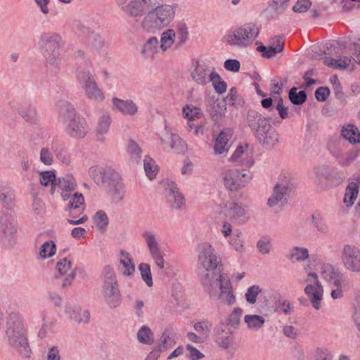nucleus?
I'll return each mask as SVG.
<instances>
[{
	"label": "nucleus",
	"instance_id": "nucleus-1",
	"mask_svg": "<svg viewBox=\"0 0 360 360\" xmlns=\"http://www.w3.org/2000/svg\"><path fill=\"white\" fill-rule=\"evenodd\" d=\"M198 269L202 272L199 275L201 284L210 297L217 295L218 277L215 271L221 266V258L217 254L213 246L208 243H202L197 246Z\"/></svg>",
	"mask_w": 360,
	"mask_h": 360
},
{
	"label": "nucleus",
	"instance_id": "nucleus-2",
	"mask_svg": "<svg viewBox=\"0 0 360 360\" xmlns=\"http://www.w3.org/2000/svg\"><path fill=\"white\" fill-rule=\"evenodd\" d=\"M148 11L141 21V27L143 31L155 34L167 27L174 19L177 8L176 4H160Z\"/></svg>",
	"mask_w": 360,
	"mask_h": 360
},
{
	"label": "nucleus",
	"instance_id": "nucleus-3",
	"mask_svg": "<svg viewBox=\"0 0 360 360\" xmlns=\"http://www.w3.org/2000/svg\"><path fill=\"white\" fill-rule=\"evenodd\" d=\"M57 106L66 133L74 139H84L89 131L85 118L77 115L74 106L67 101H59Z\"/></svg>",
	"mask_w": 360,
	"mask_h": 360
},
{
	"label": "nucleus",
	"instance_id": "nucleus-4",
	"mask_svg": "<svg viewBox=\"0 0 360 360\" xmlns=\"http://www.w3.org/2000/svg\"><path fill=\"white\" fill-rule=\"evenodd\" d=\"M6 334L9 345L13 347L22 358L30 357L31 349L26 337L21 316L16 312L9 314L7 321Z\"/></svg>",
	"mask_w": 360,
	"mask_h": 360
},
{
	"label": "nucleus",
	"instance_id": "nucleus-5",
	"mask_svg": "<svg viewBox=\"0 0 360 360\" xmlns=\"http://www.w3.org/2000/svg\"><path fill=\"white\" fill-rule=\"evenodd\" d=\"M40 53L47 63L57 67L61 63L62 37L56 32H44L37 43Z\"/></svg>",
	"mask_w": 360,
	"mask_h": 360
},
{
	"label": "nucleus",
	"instance_id": "nucleus-6",
	"mask_svg": "<svg viewBox=\"0 0 360 360\" xmlns=\"http://www.w3.org/2000/svg\"><path fill=\"white\" fill-rule=\"evenodd\" d=\"M102 292L105 303L111 308L118 307L121 303V293L117 277L113 269L105 265L102 271Z\"/></svg>",
	"mask_w": 360,
	"mask_h": 360
},
{
	"label": "nucleus",
	"instance_id": "nucleus-7",
	"mask_svg": "<svg viewBox=\"0 0 360 360\" xmlns=\"http://www.w3.org/2000/svg\"><path fill=\"white\" fill-rule=\"evenodd\" d=\"M89 65V61H85V68L78 67L77 68L76 75L77 81L89 99L97 102H102L105 98L104 94L96 83L94 75L88 69Z\"/></svg>",
	"mask_w": 360,
	"mask_h": 360
},
{
	"label": "nucleus",
	"instance_id": "nucleus-8",
	"mask_svg": "<svg viewBox=\"0 0 360 360\" xmlns=\"http://www.w3.org/2000/svg\"><path fill=\"white\" fill-rule=\"evenodd\" d=\"M312 179L318 186L327 188L334 183L343 181L345 176L338 169L323 165L314 167Z\"/></svg>",
	"mask_w": 360,
	"mask_h": 360
},
{
	"label": "nucleus",
	"instance_id": "nucleus-9",
	"mask_svg": "<svg viewBox=\"0 0 360 360\" xmlns=\"http://www.w3.org/2000/svg\"><path fill=\"white\" fill-rule=\"evenodd\" d=\"M149 254L154 264L158 269H164L165 267V253L161 245V238L154 231H145L142 233Z\"/></svg>",
	"mask_w": 360,
	"mask_h": 360
},
{
	"label": "nucleus",
	"instance_id": "nucleus-10",
	"mask_svg": "<svg viewBox=\"0 0 360 360\" xmlns=\"http://www.w3.org/2000/svg\"><path fill=\"white\" fill-rule=\"evenodd\" d=\"M294 189V185L289 176L280 175L278 182L274 187L273 193L268 200L270 207L287 202L290 193Z\"/></svg>",
	"mask_w": 360,
	"mask_h": 360
},
{
	"label": "nucleus",
	"instance_id": "nucleus-11",
	"mask_svg": "<svg viewBox=\"0 0 360 360\" xmlns=\"http://www.w3.org/2000/svg\"><path fill=\"white\" fill-rule=\"evenodd\" d=\"M223 179L227 189L236 191L244 187L252 179V175L250 172L245 170L228 169L223 173Z\"/></svg>",
	"mask_w": 360,
	"mask_h": 360
},
{
	"label": "nucleus",
	"instance_id": "nucleus-12",
	"mask_svg": "<svg viewBox=\"0 0 360 360\" xmlns=\"http://www.w3.org/2000/svg\"><path fill=\"white\" fill-rule=\"evenodd\" d=\"M307 283L304 288V292L308 296L312 307L319 310L321 307V301L323 300V289L318 279L317 274L310 272L304 281Z\"/></svg>",
	"mask_w": 360,
	"mask_h": 360
},
{
	"label": "nucleus",
	"instance_id": "nucleus-13",
	"mask_svg": "<svg viewBox=\"0 0 360 360\" xmlns=\"http://www.w3.org/2000/svg\"><path fill=\"white\" fill-rule=\"evenodd\" d=\"M11 108L17 111L18 115L27 123L38 124L40 118L37 110L31 102L26 99L14 100L9 103Z\"/></svg>",
	"mask_w": 360,
	"mask_h": 360
},
{
	"label": "nucleus",
	"instance_id": "nucleus-14",
	"mask_svg": "<svg viewBox=\"0 0 360 360\" xmlns=\"http://www.w3.org/2000/svg\"><path fill=\"white\" fill-rule=\"evenodd\" d=\"M343 266L349 272L360 273V248L353 245H345L341 251Z\"/></svg>",
	"mask_w": 360,
	"mask_h": 360
},
{
	"label": "nucleus",
	"instance_id": "nucleus-15",
	"mask_svg": "<svg viewBox=\"0 0 360 360\" xmlns=\"http://www.w3.org/2000/svg\"><path fill=\"white\" fill-rule=\"evenodd\" d=\"M89 175L98 186H110L115 184L118 179V174L110 168L92 166L89 169Z\"/></svg>",
	"mask_w": 360,
	"mask_h": 360
},
{
	"label": "nucleus",
	"instance_id": "nucleus-16",
	"mask_svg": "<svg viewBox=\"0 0 360 360\" xmlns=\"http://www.w3.org/2000/svg\"><path fill=\"white\" fill-rule=\"evenodd\" d=\"M167 203L172 209L180 210L184 205L185 199L179 192L176 183L169 179L161 182Z\"/></svg>",
	"mask_w": 360,
	"mask_h": 360
},
{
	"label": "nucleus",
	"instance_id": "nucleus-17",
	"mask_svg": "<svg viewBox=\"0 0 360 360\" xmlns=\"http://www.w3.org/2000/svg\"><path fill=\"white\" fill-rule=\"evenodd\" d=\"M192 79L199 85L205 86L210 82L214 69L210 67L204 62L195 61L191 70Z\"/></svg>",
	"mask_w": 360,
	"mask_h": 360
},
{
	"label": "nucleus",
	"instance_id": "nucleus-18",
	"mask_svg": "<svg viewBox=\"0 0 360 360\" xmlns=\"http://www.w3.org/2000/svg\"><path fill=\"white\" fill-rule=\"evenodd\" d=\"M217 286L219 285L220 292L218 298L228 306H232L236 301L233 292V288L229 276L225 274H220L217 278Z\"/></svg>",
	"mask_w": 360,
	"mask_h": 360
},
{
	"label": "nucleus",
	"instance_id": "nucleus-19",
	"mask_svg": "<svg viewBox=\"0 0 360 360\" xmlns=\"http://www.w3.org/2000/svg\"><path fill=\"white\" fill-rule=\"evenodd\" d=\"M56 277L63 279L61 287L65 288L72 284L76 276L75 270L72 267L71 262L66 257L59 259L56 266Z\"/></svg>",
	"mask_w": 360,
	"mask_h": 360
},
{
	"label": "nucleus",
	"instance_id": "nucleus-20",
	"mask_svg": "<svg viewBox=\"0 0 360 360\" xmlns=\"http://www.w3.org/2000/svg\"><path fill=\"white\" fill-rule=\"evenodd\" d=\"M164 149L169 148L175 153H184L187 150V144L178 134L166 131L160 139Z\"/></svg>",
	"mask_w": 360,
	"mask_h": 360
},
{
	"label": "nucleus",
	"instance_id": "nucleus-21",
	"mask_svg": "<svg viewBox=\"0 0 360 360\" xmlns=\"http://www.w3.org/2000/svg\"><path fill=\"white\" fill-rule=\"evenodd\" d=\"M247 124L252 131L255 136L265 128L269 129L270 122L260 112L250 110L247 115Z\"/></svg>",
	"mask_w": 360,
	"mask_h": 360
},
{
	"label": "nucleus",
	"instance_id": "nucleus-22",
	"mask_svg": "<svg viewBox=\"0 0 360 360\" xmlns=\"http://www.w3.org/2000/svg\"><path fill=\"white\" fill-rule=\"evenodd\" d=\"M331 153L342 166L349 165L359 155V152L356 150L345 151L342 141H338L335 148Z\"/></svg>",
	"mask_w": 360,
	"mask_h": 360
},
{
	"label": "nucleus",
	"instance_id": "nucleus-23",
	"mask_svg": "<svg viewBox=\"0 0 360 360\" xmlns=\"http://www.w3.org/2000/svg\"><path fill=\"white\" fill-rule=\"evenodd\" d=\"M65 313L69 319L78 323H86L89 321L90 314L87 310H82L79 307L72 302L65 304Z\"/></svg>",
	"mask_w": 360,
	"mask_h": 360
},
{
	"label": "nucleus",
	"instance_id": "nucleus-24",
	"mask_svg": "<svg viewBox=\"0 0 360 360\" xmlns=\"http://www.w3.org/2000/svg\"><path fill=\"white\" fill-rule=\"evenodd\" d=\"M259 142L266 148H273L279 142V134L271 124H269V129L265 128L262 131L257 133L255 136Z\"/></svg>",
	"mask_w": 360,
	"mask_h": 360
},
{
	"label": "nucleus",
	"instance_id": "nucleus-25",
	"mask_svg": "<svg viewBox=\"0 0 360 360\" xmlns=\"http://www.w3.org/2000/svg\"><path fill=\"white\" fill-rule=\"evenodd\" d=\"M112 103L113 109L125 116H134L138 112L137 105L131 99L123 100L114 97Z\"/></svg>",
	"mask_w": 360,
	"mask_h": 360
},
{
	"label": "nucleus",
	"instance_id": "nucleus-26",
	"mask_svg": "<svg viewBox=\"0 0 360 360\" xmlns=\"http://www.w3.org/2000/svg\"><path fill=\"white\" fill-rule=\"evenodd\" d=\"M227 210L230 218L238 222L245 223L249 219L247 207L238 202H229L227 205Z\"/></svg>",
	"mask_w": 360,
	"mask_h": 360
},
{
	"label": "nucleus",
	"instance_id": "nucleus-27",
	"mask_svg": "<svg viewBox=\"0 0 360 360\" xmlns=\"http://www.w3.org/2000/svg\"><path fill=\"white\" fill-rule=\"evenodd\" d=\"M58 186L61 190V196L63 200H68L71 193L75 192L77 184L72 176H65L58 179Z\"/></svg>",
	"mask_w": 360,
	"mask_h": 360
},
{
	"label": "nucleus",
	"instance_id": "nucleus-28",
	"mask_svg": "<svg viewBox=\"0 0 360 360\" xmlns=\"http://www.w3.org/2000/svg\"><path fill=\"white\" fill-rule=\"evenodd\" d=\"M289 1L290 0H271L265 10L267 18L274 19L284 13L288 7Z\"/></svg>",
	"mask_w": 360,
	"mask_h": 360
},
{
	"label": "nucleus",
	"instance_id": "nucleus-29",
	"mask_svg": "<svg viewBox=\"0 0 360 360\" xmlns=\"http://www.w3.org/2000/svg\"><path fill=\"white\" fill-rule=\"evenodd\" d=\"M321 274L324 279L333 285H340L343 284L345 282L344 275L338 271H335L330 264L323 265Z\"/></svg>",
	"mask_w": 360,
	"mask_h": 360
},
{
	"label": "nucleus",
	"instance_id": "nucleus-30",
	"mask_svg": "<svg viewBox=\"0 0 360 360\" xmlns=\"http://www.w3.org/2000/svg\"><path fill=\"white\" fill-rule=\"evenodd\" d=\"M111 117L108 113H103L98 120L96 128V140L100 142L105 141V135L108 134L111 124Z\"/></svg>",
	"mask_w": 360,
	"mask_h": 360
},
{
	"label": "nucleus",
	"instance_id": "nucleus-31",
	"mask_svg": "<svg viewBox=\"0 0 360 360\" xmlns=\"http://www.w3.org/2000/svg\"><path fill=\"white\" fill-rule=\"evenodd\" d=\"M68 204V210H69V217H75V210H78L80 213H83L84 210V198L83 195L78 192L71 193Z\"/></svg>",
	"mask_w": 360,
	"mask_h": 360
},
{
	"label": "nucleus",
	"instance_id": "nucleus-32",
	"mask_svg": "<svg viewBox=\"0 0 360 360\" xmlns=\"http://www.w3.org/2000/svg\"><path fill=\"white\" fill-rule=\"evenodd\" d=\"M238 28L239 32H241L242 38L246 46L252 43L259 32V27L254 23H247Z\"/></svg>",
	"mask_w": 360,
	"mask_h": 360
},
{
	"label": "nucleus",
	"instance_id": "nucleus-33",
	"mask_svg": "<svg viewBox=\"0 0 360 360\" xmlns=\"http://www.w3.org/2000/svg\"><path fill=\"white\" fill-rule=\"evenodd\" d=\"M87 42L94 49H95L100 55L105 56L108 53V45L102 36L96 32L89 34Z\"/></svg>",
	"mask_w": 360,
	"mask_h": 360
},
{
	"label": "nucleus",
	"instance_id": "nucleus-34",
	"mask_svg": "<svg viewBox=\"0 0 360 360\" xmlns=\"http://www.w3.org/2000/svg\"><path fill=\"white\" fill-rule=\"evenodd\" d=\"M231 129H226L221 131L218 136L215 139V143L214 146V153L217 155H221L225 151H227L226 145L228 141L232 136Z\"/></svg>",
	"mask_w": 360,
	"mask_h": 360
},
{
	"label": "nucleus",
	"instance_id": "nucleus-35",
	"mask_svg": "<svg viewBox=\"0 0 360 360\" xmlns=\"http://www.w3.org/2000/svg\"><path fill=\"white\" fill-rule=\"evenodd\" d=\"M275 39L277 42L276 46H270L267 47L264 45H260L257 46V50L262 53V57L271 58L275 56L277 53L283 51L284 43L282 38L280 37H276Z\"/></svg>",
	"mask_w": 360,
	"mask_h": 360
},
{
	"label": "nucleus",
	"instance_id": "nucleus-36",
	"mask_svg": "<svg viewBox=\"0 0 360 360\" xmlns=\"http://www.w3.org/2000/svg\"><path fill=\"white\" fill-rule=\"evenodd\" d=\"M223 41L233 47H247L243 39L242 38L241 32H239L238 27L229 30L223 37Z\"/></svg>",
	"mask_w": 360,
	"mask_h": 360
},
{
	"label": "nucleus",
	"instance_id": "nucleus-37",
	"mask_svg": "<svg viewBox=\"0 0 360 360\" xmlns=\"http://www.w3.org/2000/svg\"><path fill=\"white\" fill-rule=\"evenodd\" d=\"M342 139L338 141H342L343 145L345 141H348L351 143H356L359 142L360 133L357 127L352 124H348L342 127L341 131Z\"/></svg>",
	"mask_w": 360,
	"mask_h": 360
},
{
	"label": "nucleus",
	"instance_id": "nucleus-38",
	"mask_svg": "<svg viewBox=\"0 0 360 360\" xmlns=\"http://www.w3.org/2000/svg\"><path fill=\"white\" fill-rule=\"evenodd\" d=\"M160 48L159 40L155 37H150L143 45L141 54L147 59H153Z\"/></svg>",
	"mask_w": 360,
	"mask_h": 360
},
{
	"label": "nucleus",
	"instance_id": "nucleus-39",
	"mask_svg": "<svg viewBox=\"0 0 360 360\" xmlns=\"http://www.w3.org/2000/svg\"><path fill=\"white\" fill-rule=\"evenodd\" d=\"M244 322L250 330L258 331L264 325L265 319L260 315L248 314L244 316Z\"/></svg>",
	"mask_w": 360,
	"mask_h": 360
},
{
	"label": "nucleus",
	"instance_id": "nucleus-40",
	"mask_svg": "<svg viewBox=\"0 0 360 360\" xmlns=\"http://www.w3.org/2000/svg\"><path fill=\"white\" fill-rule=\"evenodd\" d=\"M138 341L143 345H151L155 340L153 332L147 326H141L136 333Z\"/></svg>",
	"mask_w": 360,
	"mask_h": 360
},
{
	"label": "nucleus",
	"instance_id": "nucleus-41",
	"mask_svg": "<svg viewBox=\"0 0 360 360\" xmlns=\"http://www.w3.org/2000/svg\"><path fill=\"white\" fill-rule=\"evenodd\" d=\"M359 185L355 182H350L346 188L344 203L347 207H351L357 198Z\"/></svg>",
	"mask_w": 360,
	"mask_h": 360
},
{
	"label": "nucleus",
	"instance_id": "nucleus-42",
	"mask_svg": "<svg viewBox=\"0 0 360 360\" xmlns=\"http://www.w3.org/2000/svg\"><path fill=\"white\" fill-rule=\"evenodd\" d=\"M288 259L292 262H303L309 257V251L302 247H293L289 252Z\"/></svg>",
	"mask_w": 360,
	"mask_h": 360
},
{
	"label": "nucleus",
	"instance_id": "nucleus-43",
	"mask_svg": "<svg viewBox=\"0 0 360 360\" xmlns=\"http://www.w3.org/2000/svg\"><path fill=\"white\" fill-rule=\"evenodd\" d=\"M176 32L172 29H169L163 32L161 34L160 41H159L160 49L163 51L169 49L174 42Z\"/></svg>",
	"mask_w": 360,
	"mask_h": 360
},
{
	"label": "nucleus",
	"instance_id": "nucleus-44",
	"mask_svg": "<svg viewBox=\"0 0 360 360\" xmlns=\"http://www.w3.org/2000/svg\"><path fill=\"white\" fill-rule=\"evenodd\" d=\"M93 220L97 229L102 233H105L109 224V219L106 213L103 210L96 212L93 217Z\"/></svg>",
	"mask_w": 360,
	"mask_h": 360
},
{
	"label": "nucleus",
	"instance_id": "nucleus-45",
	"mask_svg": "<svg viewBox=\"0 0 360 360\" xmlns=\"http://www.w3.org/2000/svg\"><path fill=\"white\" fill-rule=\"evenodd\" d=\"M228 241L236 251L240 252H243L245 251L243 233L240 231L238 229L233 231L232 235L231 236Z\"/></svg>",
	"mask_w": 360,
	"mask_h": 360
},
{
	"label": "nucleus",
	"instance_id": "nucleus-46",
	"mask_svg": "<svg viewBox=\"0 0 360 360\" xmlns=\"http://www.w3.org/2000/svg\"><path fill=\"white\" fill-rule=\"evenodd\" d=\"M351 58L347 56H344L339 59H333L331 58H326L324 59L325 65L340 70L346 69L349 66Z\"/></svg>",
	"mask_w": 360,
	"mask_h": 360
},
{
	"label": "nucleus",
	"instance_id": "nucleus-47",
	"mask_svg": "<svg viewBox=\"0 0 360 360\" xmlns=\"http://www.w3.org/2000/svg\"><path fill=\"white\" fill-rule=\"evenodd\" d=\"M182 113L184 117L189 121L200 119L203 115L202 111L193 105H186L182 109Z\"/></svg>",
	"mask_w": 360,
	"mask_h": 360
},
{
	"label": "nucleus",
	"instance_id": "nucleus-48",
	"mask_svg": "<svg viewBox=\"0 0 360 360\" xmlns=\"http://www.w3.org/2000/svg\"><path fill=\"white\" fill-rule=\"evenodd\" d=\"M0 201L7 209H12L15 205V193L13 190L4 189L0 191Z\"/></svg>",
	"mask_w": 360,
	"mask_h": 360
},
{
	"label": "nucleus",
	"instance_id": "nucleus-49",
	"mask_svg": "<svg viewBox=\"0 0 360 360\" xmlns=\"http://www.w3.org/2000/svg\"><path fill=\"white\" fill-rule=\"evenodd\" d=\"M120 254L122 258L120 262L124 268L122 273L124 276H130L135 271V266L129 257V254L125 251H121Z\"/></svg>",
	"mask_w": 360,
	"mask_h": 360
},
{
	"label": "nucleus",
	"instance_id": "nucleus-50",
	"mask_svg": "<svg viewBox=\"0 0 360 360\" xmlns=\"http://www.w3.org/2000/svg\"><path fill=\"white\" fill-rule=\"evenodd\" d=\"M251 153L249 149V145L245 144L244 146H238L233 154L231 157V160L233 162H243L245 158H248L250 155Z\"/></svg>",
	"mask_w": 360,
	"mask_h": 360
},
{
	"label": "nucleus",
	"instance_id": "nucleus-51",
	"mask_svg": "<svg viewBox=\"0 0 360 360\" xmlns=\"http://www.w3.org/2000/svg\"><path fill=\"white\" fill-rule=\"evenodd\" d=\"M143 167L148 179H153L156 176L158 172V166L155 165V161L149 156H145Z\"/></svg>",
	"mask_w": 360,
	"mask_h": 360
},
{
	"label": "nucleus",
	"instance_id": "nucleus-52",
	"mask_svg": "<svg viewBox=\"0 0 360 360\" xmlns=\"http://www.w3.org/2000/svg\"><path fill=\"white\" fill-rule=\"evenodd\" d=\"M176 34L179 39L177 46H181L186 43L188 39V30L186 22L180 21L176 25Z\"/></svg>",
	"mask_w": 360,
	"mask_h": 360
},
{
	"label": "nucleus",
	"instance_id": "nucleus-53",
	"mask_svg": "<svg viewBox=\"0 0 360 360\" xmlns=\"http://www.w3.org/2000/svg\"><path fill=\"white\" fill-rule=\"evenodd\" d=\"M211 75L210 82L215 91L219 94H222L226 92L227 89L226 83L221 79L219 75L217 72H214V73H212Z\"/></svg>",
	"mask_w": 360,
	"mask_h": 360
},
{
	"label": "nucleus",
	"instance_id": "nucleus-54",
	"mask_svg": "<svg viewBox=\"0 0 360 360\" xmlns=\"http://www.w3.org/2000/svg\"><path fill=\"white\" fill-rule=\"evenodd\" d=\"M212 323L207 320L197 322L194 324V330L204 339L207 338L210 333Z\"/></svg>",
	"mask_w": 360,
	"mask_h": 360
},
{
	"label": "nucleus",
	"instance_id": "nucleus-55",
	"mask_svg": "<svg viewBox=\"0 0 360 360\" xmlns=\"http://www.w3.org/2000/svg\"><path fill=\"white\" fill-rule=\"evenodd\" d=\"M175 344L174 340L171 336V333L169 328H165L162 332L161 337L158 344L161 348L167 350Z\"/></svg>",
	"mask_w": 360,
	"mask_h": 360
},
{
	"label": "nucleus",
	"instance_id": "nucleus-56",
	"mask_svg": "<svg viewBox=\"0 0 360 360\" xmlns=\"http://www.w3.org/2000/svg\"><path fill=\"white\" fill-rule=\"evenodd\" d=\"M39 181L42 186H48L51 185V193L53 194L54 192V181H56V176L53 171L42 172L39 174Z\"/></svg>",
	"mask_w": 360,
	"mask_h": 360
},
{
	"label": "nucleus",
	"instance_id": "nucleus-57",
	"mask_svg": "<svg viewBox=\"0 0 360 360\" xmlns=\"http://www.w3.org/2000/svg\"><path fill=\"white\" fill-rule=\"evenodd\" d=\"M226 111V104L217 103L214 105L210 112L211 119L215 123L219 122L225 116Z\"/></svg>",
	"mask_w": 360,
	"mask_h": 360
},
{
	"label": "nucleus",
	"instance_id": "nucleus-58",
	"mask_svg": "<svg viewBox=\"0 0 360 360\" xmlns=\"http://www.w3.org/2000/svg\"><path fill=\"white\" fill-rule=\"evenodd\" d=\"M297 88L293 87L290 90L289 99L295 105H301L307 100V94L304 91L297 92Z\"/></svg>",
	"mask_w": 360,
	"mask_h": 360
},
{
	"label": "nucleus",
	"instance_id": "nucleus-59",
	"mask_svg": "<svg viewBox=\"0 0 360 360\" xmlns=\"http://www.w3.org/2000/svg\"><path fill=\"white\" fill-rule=\"evenodd\" d=\"M311 221L314 226L316 227L319 232L322 233H327L329 231L328 226L323 221V217L320 213L315 212L312 214Z\"/></svg>",
	"mask_w": 360,
	"mask_h": 360
},
{
	"label": "nucleus",
	"instance_id": "nucleus-60",
	"mask_svg": "<svg viewBox=\"0 0 360 360\" xmlns=\"http://www.w3.org/2000/svg\"><path fill=\"white\" fill-rule=\"evenodd\" d=\"M262 292V288L258 285L250 286L245 294V298L248 303L254 304L257 302L258 295Z\"/></svg>",
	"mask_w": 360,
	"mask_h": 360
},
{
	"label": "nucleus",
	"instance_id": "nucleus-61",
	"mask_svg": "<svg viewBox=\"0 0 360 360\" xmlns=\"http://www.w3.org/2000/svg\"><path fill=\"white\" fill-rule=\"evenodd\" d=\"M139 270L140 271L142 279L148 287H151L153 283L150 265L147 263H141L139 265Z\"/></svg>",
	"mask_w": 360,
	"mask_h": 360
},
{
	"label": "nucleus",
	"instance_id": "nucleus-62",
	"mask_svg": "<svg viewBox=\"0 0 360 360\" xmlns=\"http://www.w3.org/2000/svg\"><path fill=\"white\" fill-rule=\"evenodd\" d=\"M56 250V248L54 242L49 240L41 245L39 255L42 258H49L55 255Z\"/></svg>",
	"mask_w": 360,
	"mask_h": 360
},
{
	"label": "nucleus",
	"instance_id": "nucleus-63",
	"mask_svg": "<svg viewBox=\"0 0 360 360\" xmlns=\"http://www.w3.org/2000/svg\"><path fill=\"white\" fill-rule=\"evenodd\" d=\"M271 247V238L269 236H262L257 243V248L262 255H267L270 252Z\"/></svg>",
	"mask_w": 360,
	"mask_h": 360
},
{
	"label": "nucleus",
	"instance_id": "nucleus-64",
	"mask_svg": "<svg viewBox=\"0 0 360 360\" xmlns=\"http://www.w3.org/2000/svg\"><path fill=\"white\" fill-rule=\"evenodd\" d=\"M51 144L43 147L40 150V161L45 165H51L53 162V155L52 153Z\"/></svg>",
	"mask_w": 360,
	"mask_h": 360
}]
</instances>
